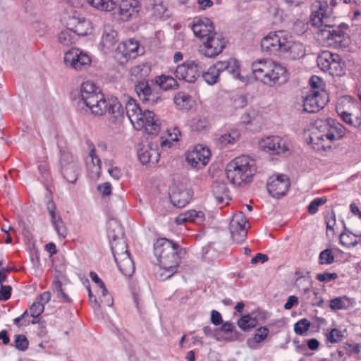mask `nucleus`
<instances>
[{
    "mask_svg": "<svg viewBox=\"0 0 361 361\" xmlns=\"http://www.w3.org/2000/svg\"><path fill=\"white\" fill-rule=\"evenodd\" d=\"M11 295V287L1 284L0 300L6 301L8 300Z\"/></svg>",
    "mask_w": 361,
    "mask_h": 361,
    "instance_id": "680f3d73",
    "label": "nucleus"
},
{
    "mask_svg": "<svg viewBox=\"0 0 361 361\" xmlns=\"http://www.w3.org/2000/svg\"><path fill=\"white\" fill-rule=\"evenodd\" d=\"M226 47V40L222 34L214 32L204 41V54L214 57L219 54Z\"/></svg>",
    "mask_w": 361,
    "mask_h": 361,
    "instance_id": "a211bd4d",
    "label": "nucleus"
},
{
    "mask_svg": "<svg viewBox=\"0 0 361 361\" xmlns=\"http://www.w3.org/2000/svg\"><path fill=\"white\" fill-rule=\"evenodd\" d=\"M345 134V128L335 120L329 118L315 121L310 135L312 143L321 145L324 149H330L331 143L341 139Z\"/></svg>",
    "mask_w": 361,
    "mask_h": 361,
    "instance_id": "20e7f679",
    "label": "nucleus"
},
{
    "mask_svg": "<svg viewBox=\"0 0 361 361\" xmlns=\"http://www.w3.org/2000/svg\"><path fill=\"white\" fill-rule=\"evenodd\" d=\"M316 278L320 282H329L332 280L336 279L338 278V274L336 273L324 272L322 274H318Z\"/></svg>",
    "mask_w": 361,
    "mask_h": 361,
    "instance_id": "13d9d810",
    "label": "nucleus"
},
{
    "mask_svg": "<svg viewBox=\"0 0 361 361\" xmlns=\"http://www.w3.org/2000/svg\"><path fill=\"white\" fill-rule=\"evenodd\" d=\"M220 330L221 331L226 332V333H233V338L232 340H235L238 337L239 333L235 331V326L233 324V323L231 322H226L222 324V326L220 328Z\"/></svg>",
    "mask_w": 361,
    "mask_h": 361,
    "instance_id": "603ef678",
    "label": "nucleus"
},
{
    "mask_svg": "<svg viewBox=\"0 0 361 361\" xmlns=\"http://www.w3.org/2000/svg\"><path fill=\"white\" fill-rule=\"evenodd\" d=\"M44 307L42 305V302L36 300L30 308V315L34 318H37L44 312Z\"/></svg>",
    "mask_w": 361,
    "mask_h": 361,
    "instance_id": "3c124183",
    "label": "nucleus"
},
{
    "mask_svg": "<svg viewBox=\"0 0 361 361\" xmlns=\"http://www.w3.org/2000/svg\"><path fill=\"white\" fill-rule=\"evenodd\" d=\"M217 63L221 74L226 72L231 74L233 78L238 79L242 82H246V78L240 73V66L236 59H230L228 61H219Z\"/></svg>",
    "mask_w": 361,
    "mask_h": 361,
    "instance_id": "5701e85b",
    "label": "nucleus"
},
{
    "mask_svg": "<svg viewBox=\"0 0 361 361\" xmlns=\"http://www.w3.org/2000/svg\"><path fill=\"white\" fill-rule=\"evenodd\" d=\"M337 112L345 123L353 126L354 118H353L352 114L350 113L341 110L339 108H337Z\"/></svg>",
    "mask_w": 361,
    "mask_h": 361,
    "instance_id": "bf43d9fd",
    "label": "nucleus"
},
{
    "mask_svg": "<svg viewBox=\"0 0 361 361\" xmlns=\"http://www.w3.org/2000/svg\"><path fill=\"white\" fill-rule=\"evenodd\" d=\"M269 329L267 327H260L257 329L253 338L256 343H260L267 337Z\"/></svg>",
    "mask_w": 361,
    "mask_h": 361,
    "instance_id": "4d7b16f0",
    "label": "nucleus"
},
{
    "mask_svg": "<svg viewBox=\"0 0 361 361\" xmlns=\"http://www.w3.org/2000/svg\"><path fill=\"white\" fill-rule=\"evenodd\" d=\"M100 302L108 307H111L114 304L113 297L109 293L108 290L106 288H104V290L102 289V296L100 298Z\"/></svg>",
    "mask_w": 361,
    "mask_h": 361,
    "instance_id": "5fc2aeb1",
    "label": "nucleus"
},
{
    "mask_svg": "<svg viewBox=\"0 0 361 361\" xmlns=\"http://www.w3.org/2000/svg\"><path fill=\"white\" fill-rule=\"evenodd\" d=\"M138 49V42L133 39H130L118 44L116 50L115 58L120 63L123 64L128 60L137 57Z\"/></svg>",
    "mask_w": 361,
    "mask_h": 361,
    "instance_id": "f3484780",
    "label": "nucleus"
},
{
    "mask_svg": "<svg viewBox=\"0 0 361 361\" xmlns=\"http://www.w3.org/2000/svg\"><path fill=\"white\" fill-rule=\"evenodd\" d=\"M262 52L273 56H281L289 53L293 59L305 56V49L303 44L294 42L293 37L283 30L271 32L261 41Z\"/></svg>",
    "mask_w": 361,
    "mask_h": 361,
    "instance_id": "f257e3e1",
    "label": "nucleus"
},
{
    "mask_svg": "<svg viewBox=\"0 0 361 361\" xmlns=\"http://www.w3.org/2000/svg\"><path fill=\"white\" fill-rule=\"evenodd\" d=\"M343 337V335L340 330L337 329H333L328 335L327 338L329 342L334 343L341 341Z\"/></svg>",
    "mask_w": 361,
    "mask_h": 361,
    "instance_id": "6e6d98bb",
    "label": "nucleus"
},
{
    "mask_svg": "<svg viewBox=\"0 0 361 361\" xmlns=\"http://www.w3.org/2000/svg\"><path fill=\"white\" fill-rule=\"evenodd\" d=\"M251 69L256 80L270 87L282 85L288 80L286 68L279 63L261 59L253 62Z\"/></svg>",
    "mask_w": 361,
    "mask_h": 361,
    "instance_id": "39448f33",
    "label": "nucleus"
},
{
    "mask_svg": "<svg viewBox=\"0 0 361 361\" xmlns=\"http://www.w3.org/2000/svg\"><path fill=\"white\" fill-rule=\"evenodd\" d=\"M181 247L178 243L166 238H159L154 244V253L159 266L156 271V277L166 280L171 277L178 269Z\"/></svg>",
    "mask_w": 361,
    "mask_h": 361,
    "instance_id": "f03ea898",
    "label": "nucleus"
},
{
    "mask_svg": "<svg viewBox=\"0 0 361 361\" xmlns=\"http://www.w3.org/2000/svg\"><path fill=\"white\" fill-rule=\"evenodd\" d=\"M78 106L81 109H89L96 116H102L106 112L107 100L100 92L84 101H78Z\"/></svg>",
    "mask_w": 361,
    "mask_h": 361,
    "instance_id": "2eb2a0df",
    "label": "nucleus"
},
{
    "mask_svg": "<svg viewBox=\"0 0 361 361\" xmlns=\"http://www.w3.org/2000/svg\"><path fill=\"white\" fill-rule=\"evenodd\" d=\"M140 4L137 0H122L119 4V15L122 20H128L130 18L137 14Z\"/></svg>",
    "mask_w": 361,
    "mask_h": 361,
    "instance_id": "393cba45",
    "label": "nucleus"
},
{
    "mask_svg": "<svg viewBox=\"0 0 361 361\" xmlns=\"http://www.w3.org/2000/svg\"><path fill=\"white\" fill-rule=\"evenodd\" d=\"M28 344L29 343L25 336L23 334L16 336L15 347L18 350L22 351L25 350L28 347Z\"/></svg>",
    "mask_w": 361,
    "mask_h": 361,
    "instance_id": "8fccbe9b",
    "label": "nucleus"
},
{
    "mask_svg": "<svg viewBox=\"0 0 361 361\" xmlns=\"http://www.w3.org/2000/svg\"><path fill=\"white\" fill-rule=\"evenodd\" d=\"M239 133L236 130H233L228 133L222 135L219 138V142L222 147H224L228 144L235 143L239 139Z\"/></svg>",
    "mask_w": 361,
    "mask_h": 361,
    "instance_id": "a19ab883",
    "label": "nucleus"
},
{
    "mask_svg": "<svg viewBox=\"0 0 361 361\" xmlns=\"http://www.w3.org/2000/svg\"><path fill=\"white\" fill-rule=\"evenodd\" d=\"M310 85L312 87V90H320L319 89L322 87V80L319 77L313 75L310 79Z\"/></svg>",
    "mask_w": 361,
    "mask_h": 361,
    "instance_id": "338daca9",
    "label": "nucleus"
},
{
    "mask_svg": "<svg viewBox=\"0 0 361 361\" xmlns=\"http://www.w3.org/2000/svg\"><path fill=\"white\" fill-rule=\"evenodd\" d=\"M124 111L136 129H144L147 134L152 136L157 135L159 133L160 122L155 114L149 110L142 111L135 99H130L126 102Z\"/></svg>",
    "mask_w": 361,
    "mask_h": 361,
    "instance_id": "7ed1b4c3",
    "label": "nucleus"
},
{
    "mask_svg": "<svg viewBox=\"0 0 361 361\" xmlns=\"http://www.w3.org/2000/svg\"><path fill=\"white\" fill-rule=\"evenodd\" d=\"M67 25L78 36H85L92 32V26L90 20L80 16H72L69 18Z\"/></svg>",
    "mask_w": 361,
    "mask_h": 361,
    "instance_id": "aec40b11",
    "label": "nucleus"
},
{
    "mask_svg": "<svg viewBox=\"0 0 361 361\" xmlns=\"http://www.w3.org/2000/svg\"><path fill=\"white\" fill-rule=\"evenodd\" d=\"M100 92H102L99 88L93 82L90 81L84 82L80 86L78 101H84Z\"/></svg>",
    "mask_w": 361,
    "mask_h": 361,
    "instance_id": "c756f323",
    "label": "nucleus"
},
{
    "mask_svg": "<svg viewBox=\"0 0 361 361\" xmlns=\"http://www.w3.org/2000/svg\"><path fill=\"white\" fill-rule=\"evenodd\" d=\"M311 326V323L307 319H302L295 323L294 326V331L298 335H302L305 332L307 331Z\"/></svg>",
    "mask_w": 361,
    "mask_h": 361,
    "instance_id": "de8ad7c7",
    "label": "nucleus"
},
{
    "mask_svg": "<svg viewBox=\"0 0 361 361\" xmlns=\"http://www.w3.org/2000/svg\"><path fill=\"white\" fill-rule=\"evenodd\" d=\"M211 322L213 324L218 326L223 322L221 314L216 310H212L211 313Z\"/></svg>",
    "mask_w": 361,
    "mask_h": 361,
    "instance_id": "774afa93",
    "label": "nucleus"
},
{
    "mask_svg": "<svg viewBox=\"0 0 361 361\" xmlns=\"http://www.w3.org/2000/svg\"><path fill=\"white\" fill-rule=\"evenodd\" d=\"M262 150L271 154H285L289 152V145L279 136H269L259 142Z\"/></svg>",
    "mask_w": 361,
    "mask_h": 361,
    "instance_id": "4468645a",
    "label": "nucleus"
},
{
    "mask_svg": "<svg viewBox=\"0 0 361 361\" xmlns=\"http://www.w3.org/2000/svg\"><path fill=\"white\" fill-rule=\"evenodd\" d=\"M204 71V65L198 60L187 61L178 66L174 71L176 78L180 80L193 83Z\"/></svg>",
    "mask_w": 361,
    "mask_h": 361,
    "instance_id": "9d476101",
    "label": "nucleus"
},
{
    "mask_svg": "<svg viewBox=\"0 0 361 361\" xmlns=\"http://www.w3.org/2000/svg\"><path fill=\"white\" fill-rule=\"evenodd\" d=\"M327 201L326 197L316 198L313 200L307 207V212L310 214L312 215L317 212L318 207L324 204Z\"/></svg>",
    "mask_w": 361,
    "mask_h": 361,
    "instance_id": "a18cd8bd",
    "label": "nucleus"
},
{
    "mask_svg": "<svg viewBox=\"0 0 361 361\" xmlns=\"http://www.w3.org/2000/svg\"><path fill=\"white\" fill-rule=\"evenodd\" d=\"M192 30L194 35L203 39L204 41L207 37L212 36L214 32V27L212 21L204 18V19H199L193 23Z\"/></svg>",
    "mask_w": 361,
    "mask_h": 361,
    "instance_id": "4be33fe9",
    "label": "nucleus"
},
{
    "mask_svg": "<svg viewBox=\"0 0 361 361\" xmlns=\"http://www.w3.org/2000/svg\"><path fill=\"white\" fill-rule=\"evenodd\" d=\"M257 319L253 314L243 315L237 322L238 327L244 331H248L257 325Z\"/></svg>",
    "mask_w": 361,
    "mask_h": 361,
    "instance_id": "f704fd0d",
    "label": "nucleus"
},
{
    "mask_svg": "<svg viewBox=\"0 0 361 361\" xmlns=\"http://www.w3.org/2000/svg\"><path fill=\"white\" fill-rule=\"evenodd\" d=\"M326 92L321 90H310L304 97L303 111L307 113H314L323 109L326 103Z\"/></svg>",
    "mask_w": 361,
    "mask_h": 361,
    "instance_id": "9b49d317",
    "label": "nucleus"
},
{
    "mask_svg": "<svg viewBox=\"0 0 361 361\" xmlns=\"http://www.w3.org/2000/svg\"><path fill=\"white\" fill-rule=\"evenodd\" d=\"M346 296L338 297L330 300L329 307L332 310H343L347 307L346 302H348Z\"/></svg>",
    "mask_w": 361,
    "mask_h": 361,
    "instance_id": "79ce46f5",
    "label": "nucleus"
},
{
    "mask_svg": "<svg viewBox=\"0 0 361 361\" xmlns=\"http://www.w3.org/2000/svg\"><path fill=\"white\" fill-rule=\"evenodd\" d=\"M106 112L112 115L116 120L121 121L125 114L124 109L117 98H111L107 100Z\"/></svg>",
    "mask_w": 361,
    "mask_h": 361,
    "instance_id": "cd10ccee",
    "label": "nucleus"
},
{
    "mask_svg": "<svg viewBox=\"0 0 361 361\" xmlns=\"http://www.w3.org/2000/svg\"><path fill=\"white\" fill-rule=\"evenodd\" d=\"M117 267L120 271L126 276H130L135 271L134 262L130 254L120 259H116Z\"/></svg>",
    "mask_w": 361,
    "mask_h": 361,
    "instance_id": "bb28decb",
    "label": "nucleus"
},
{
    "mask_svg": "<svg viewBox=\"0 0 361 361\" xmlns=\"http://www.w3.org/2000/svg\"><path fill=\"white\" fill-rule=\"evenodd\" d=\"M155 82L160 87V91L168 90L178 86L177 81L171 76L161 75L155 78Z\"/></svg>",
    "mask_w": 361,
    "mask_h": 361,
    "instance_id": "c9c22d12",
    "label": "nucleus"
},
{
    "mask_svg": "<svg viewBox=\"0 0 361 361\" xmlns=\"http://www.w3.org/2000/svg\"><path fill=\"white\" fill-rule=\"evenodd\" d=\"M304 295H307L306 298L310 300L308 302L312 306L321 307L324 303V300L319 293L317 291L311 290L308 287L305 288Z\"/></svg>",
    "mask_w": 361,
    "mask_h": 361,
    "instance_id": "4c0bfd02",
    "label": "nucleus"
},
{
    "mask_svg": "<svg viewBox=\"0 0 361 361\" xmlns=\"http://www.w3.org/2000/svg\"><path fill=\"white\" fill-rule=\"evenodd\" d=\"M64 63L76 71L87 69L90 63V57L78 49H71L65 53Z\"/></svg>",
    "mask_w": 361,
    "mask_h": 361,
    "instance_id": "ddd939ff",
    "label": "nucleus"
},
{
    "mask_svg": "<svg viewBox=\"0 0 361 361\" xmlns=\"http://www.w3.org/2000/svg\"><path fill=\"white\" fill-rule=\"evenodd\" d=\"M88 3L98 10L109 11L114 8L115 3L112 0H87Z\"/></svg>",
    "mask_w": 361,
    "mask_h": 361,
    "instance_id": "58836bf2",
    "label": "nucleus"
},
{
    "mask_svg": "<svg viewBox=\"0 0 361 361\" xmlns=\"http://www.w3.org/2000/svg\"><path fill=\"white\" fill-rule=\"evenodd\" d=\"M290 183L286 175L281 174L269 177L267 183L269 193L274 198H280L288 190Z\"/></svg>",
    "mask_w": 361,
    "mask_h": 361,
    "instance_id": "dca6fc26",
    "label": "nucleus"
},
{
    "mask_svg": "<svg viewBox=\"0 0 361 361\" xmlns=\"http://www.w3.org/2000/svg\"><path fill=\"white\" fill-rule=\"evenodd\" d=\"M58 39L60 44L64 46H70L75 42L78 37L71 28L68 27V29L64 30L59 33Z\"/></svg>",
    "mask_w": 361,
    "mask_h": 361,
    "instance_id": "e433bc0d",
    "label": "nucleus"
},
{
    "mask_svg": "<svg viewBox=\"0 0 361 361\" xmlns=\"http://www.w3.org/2000/svg\"><path fill=\"white\" fill-rule=\"evenodd\" d=\"M201 212H197L195 210H189L184 213L180 214L175 219L177 224H182L188 221H194L195 219L199 216Z\"/></svg>",
    "mask_w": 361,
    "mask_h": 361,
    "instance_id": "ea45409f",
    "label": "nucleus"
},
{
    "mask_svg": "<svg viewBox=\"0 0 361 361\" xmlns=\"http://www.w3.org/2000/svg\"><path fill=\"white\" fill-rule=\"evenodd\" d=\"M322 35L328 39L334 40L336 42H342L341 38L343 37V34L341 31L336 32L333 30L332 32L330 30H321Z\"/></svg>",
    "mask_w": 361,
    "mask_h": 361,
    "instance_id": "09e8293b",
    "label": "nucleus"
},
{
    "mask_svg": "<svg viewBox=\"0 0 361 361\" xmlns=\"http://www.w3.org/2000/svg\"><path fill=\"white\" fill-rule=\"evenodd\" d=\"M59 153L61 173L68 182L75 183L80 171L78 161L68 149L59 147Z\"/></svg>",
    "mask_w": 361,
    "mask_h": 361,
    "instance_id": "0eeeda50",
    "label": "nucleus"
},
{
    "mask_svg": "<svg viewBox=\"0 0 361 361\" xmlns=\"http://www.w3.org/2000/svg\"><path fill=\"white\" fill-rule=\"evenodd\" d=\"M334 261V256L330 249H326L319 254V262L320 264H331Z\"/></svg>",
    "mask_w": 361,
    "mask_h": 361,
    "instance_id": "49530a36",
    "label": "nucleus"
},
{
    "mask_svg": "<svg viewBox=\"0 0 361 361\" xmlns=\"http://www.w3.org/2000/svg\"><path fill=\"white\" fill-rule=\"evenodd\" d=\"M123 235L122 226L118 221L111 220L108 223L107 236L110 243L123 238Z\"/></svg>",
    "mask_w": 361,
    "mask_h": 361,
    "instance_id": "c85d7f7f",
    "label": "nucleus"
},
{
    "mask_svg": "<svg viewBox=\"0 0 361 361\" xmlns=\"http://www.w3.org/2000/svg\"><path fill=\"white\" fill-rule=\"evenodd\" d=\"M149 71V66L145 63L135 66L130 69L131 75L137 78H143L147 75Z\"/></svg>",
    "mask_w": 361,
    "mask_h": 361,
    "instance_id": "37998d69",
    "label": "nucleus"
},
{
    "mask_svg": "<svg viewBox=\"0 0 361 361\" xmlns=\"http://www.w3.org/2000/svg\"><path fill=\"white\" fill-rule=\"evenodd\" d=\"M97 190L103 197L107 196L111 192V185L109 182H106L99 185L97 186Z\"/></svg>",
    "mask_w": 361,
    "mask_h": 361,
    "instance_id": "0e129e2a",
    "label": "nucleus"
},
{
    "mask_svg": "<svg viewBox=\"0 0 361 361\" xmlns=\"http://www.w3.org/2000/svg\"><path fill=\"white\" fill-rule=\"evenodd\" d=\"M137 156L142 164L147 163L154 164L158 162L160 155L157 149L153 148L150 145H147L138 148Z\"/></svg>",
    "mask_w": 361,
    "mask_h": 361,
    "instance_id": "a878e982",
    "label": "nucleus"
},
{
    "mask_svg": "<svg viewBox=\"0 0 361 361\" xmlns=\"http://www.w3.org/2000/svg\"><path fill=\"white\" fill-rule=\"evenodd\" d=\"M90 157H91L93 166L95 167V173H97L99 175L101 171V160L97 156L95 149L94 147H92V148L90 151Z\"/></svg>",
    "mask_w": 361,
    "mask_h": 361,
    "instance_id": "864d4df0",
    "label": "nucleus"
},
{
    "mask_svg": "<svg viewBox=\"0 0 361 361\" xmlns=\"http://www.w3.org/2000/svg\"><path fill=\"white\" fill-rule=\"evenodd\" d=\"M134 89L143 104L152 106L161 101L160 87L152 80L139 81Z\"/></svg>",
    "mask_w": 361,
    "mask_h": 361,
    "instance_id": "1a4fd4ad",
    "label": "nucleus"
},
{
    "mask_svg": "<svg viewBox=\"0 0 361 361\" xmlns=\"http://www.w3.org/2000/svg\"><path fill=\"white\" fill-rule=\"evenodd\" d=\"M116 37L117 32L116 30L109 25L104 26L102 37L103 46L107 49L113 47L117 42Z\"/></svg>",
    "mask_w": 361,
    "mask_h": 361,
    "instance_id": "473e14b6",
    "label": "nucleus"
},
{
    "mask_svg": "<svg viewBox=\"0 0 361 361\" xmlns=\"http://www.w3.org/2000/svg\"><path fill=\"white\" fill-rule=\"evenodd\" d=\"M323 13H319L317 12L312 13L310 18V22L313 26L320 27L323 24L322 21Z\"/></svg>",
    "mask_w": 361,
    "mask_h": 361,
    "instance_id": "e2e57ef3",
    "label": "nucleus"
},
{
    "mask_svg": "<svg viewBox=\"0 0 361 361\" xmlns=\"http://www.w3.org/2000/svg\"><path fill=\"white\" fill-rule=\"evenodd\" d=\"M247 220L243 212H237L233 216L230 221L229 230L233 240L237 243L245 241L247 234Z\"/></svg>",
    "mask_w": 361,
    "mask_h": 361,
    "instance_id": "f8f14e48",
    "label": "nucleus"
},
{
    "mask_svg": "<svg viewBox=\"0 0 361 361\" xmlns=\"http://www.w3.org/2000/svg\"><path fill=\"white\" fill-rule=\"evenodd\" d=\"M247 105V99L241 94L235 95L233 97V106L235 109L243 108Z\"/></svg>",
    "mask_w": 361,
    "mask_h": 361,
    "instance_id": "052dcab7",
    "label": "nucleus"
},
{
    "mask_svg": "<svg viewBox=\"0 0 361 361\" xmlns=\"http://www.w3.org/2000/svg\"><path fill=\"white\" fill-rule=\"evenodd\" d=\"M192 191L183 185L174 188L170 195V199L173 204L181 208L188 204L192 196Z\"/></svg>",
    "mask_w": 361,
    "mask_h": 361,
    "instance_id": "412c9836",
    "label": "nucleus"
},
{
    "mask_svg": "<svg viewBox=\"0 0 361 361\" xmlns=\"http://www.w3.org/2000/svg\"><path fill=\"white\" fill-rule=\"evenodd\" d=\"M52 290L54 293H56L58 298H61L64 301L69 302L71 300L66 293L62 288V283L57 279L54 280L52 283Z\"/></svg>",
    "mask_w": 361,
    "mask_h": 361,
    "instance_id": "c03bdc74",
    "label": "nucleus"
},
{
    "mask_svg": "<svg viewBox=\"0 0 361 361\" xmlns=\"http://www.w3.org/2000/svg\"><path fill=\"white\" fill-rule=\"evenodd\" d=\"M317 65L324 71H329L333 76L345 75V63L337 54L324 51L317 56Z\"/></svg>",
    "mask_w": 361,
    "mask_h": 361,
    "instance_id": "6e6552de",
    "label": "nucleus"
},
{
    "mask_svg": "<svg viewBox=\"0 0 361 361\" xmlns=\"http://www.w3.org/2000/svg\"><path fill=\"white\" fill-rule=\"evenodd\" d=\"M173 101L176 106L180 109L189 110L192 107V97L184 92H178L175 95Z\"/></svg>",
    "mask_w": 361,
    "mask_h": 361,
    "instance_id": "72a5a7b5",
    "label": "nucleus"
},
{
    "mask_svg": "<svg viewBox=\"0 0 361 361\" xmlns=\"http://www.w3.org/2000/svg\"><path fill=\"white\" fill-rule=\"evenodd\" d=\"M360 345L346 343L343 348L348 353L349 355L353 353L357 354L360 352Z\"/></svg>",
    "mask_w": 361,
    "mask_h": 361,
    "instance_id": "69168bd1",
    "label": "nucleus"
},
{
    "mask_svg": "<svg viewBox=\"0 0 361 361\" xmlns=\"http://www.w3.org/2000/svg\"><path fill=\"white\" fill-rule=\"evenodd\" d=\"M221 73L219 68V65L216 62L214 65L211 66L206 72L201 73L204 80L209 85H212L218 82V80Z\"/></svg>",
    "mask_w": 361,
    "mask_h": 361,
    "instance_id": "2f4dec72",
    "label": "nucleus"
},
{
    "mask_svg": "<svg viewBox=\"0 0 361 361\" xmlns=\"http://www.w3.org/2000/svg\"><path fill=\"white\" fill-rule=\"evenodd\" d=\"M210 155L209 149L200 145L188 152L186 159L191 166L201 169L207 164Z\"/></svg>",
    "mask_w": 361,
    "mask_h": 361,
    "instance_id": "6ab92c4d",
    "label": "nucleus"
},
{
    "mask_svg": "<svg viewBox=\"0 0 361 361\" xmlns=\"http://www.w3.org/2000/svg\"><path fill=\"white\" fill-rule=\"evenodd\" d=\"M47 208L50 215L52 225L58 235L61 238H65L67 235V229L61 216L56 214L55 211L56 207L52 200H49L47 202Z\"/></svg>",
    "mask_w": 361,
    "mask_h": 361,
    "instance_id": "b1692460",
    "label": "nucleus"
},
{
    "mask_svg": "<svg viewBox=\"0 0 361 361\" xmlns=\"http://www.w3.org/2000/svg\"><path fill=\"white\" fill-rule=\"evenodd\" d=\"M257 168L255 160L248 156L236 157L226 168L227 178L234 185L250 183Z\"/></svg>",
    "mask_w": 361,
    "mask_h": 361,
    "instance_id": "423d86ee",
    "label": "nucleus"
},
{
    "mask_svg": "<svg viewBox=\"0 0 361 361\" xmlns=\"http://www.w3.org/2000/svg\"><path fill=\"white\" fill-rule=\"evenodd\" d=\"M110 245L114 259H120L130 254L128 250V245L124 238L113 241Z\"/></svg>",
    "mask_w": 361,
    "mask_h": 361,
    "instance_id": "7c9ffc66",
    "label": "nucleus"
}]
</instances>
